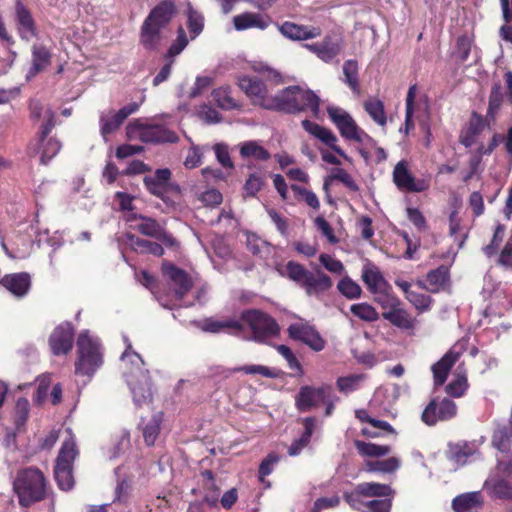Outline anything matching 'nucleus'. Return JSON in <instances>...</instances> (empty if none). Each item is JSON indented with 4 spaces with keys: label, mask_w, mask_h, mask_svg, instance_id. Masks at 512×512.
I'll use <instances>...</instances> for the list:
<instances>
[{
    "label": "nucleus",
    "mask_w": 512,
    "mask_h": 512,
    "mask_svg": "<svg viewBox=\"0 0 512 512\" xmlns=\"http://www.w3.org/2000/svg\"><path fill=\"white\" fill-rule=\"evenodd\" d=\"M126 349L121 356L122 362L127 366L124 375L130 387L134 403L137 406L149 403L152 399L150 377L148 370L144 369L141 356L132 350V344L124 337Z\"/></svg>",
    "instance_id": "1"
},
{
    "label": "nucleus",
    "mask_w": 512,
    "mask_h": 512,
    "mask_svg": "<svg viewBox=\"0 0 512 512\" xmlns=\"http://www.w3.org/2000/svg\"><path fill=\"white\" fill-rule=\"evenodd\" d=\"M175 13V5L171 0L158 4L145 19L141 28L140 42L150 50L156 49L165 38L164 29Z\"/></svg>",
    "instance_id": "2"
},
{
    "label": "nucleus",
    "mask_w": 512,
    "mask_h": 512,
    "mask_svg": "<svg viewBox=\"0 0 512 512\" xmlns=\"http://www.w3.org/2000/svg\"><path fill=\"white\" fill-rule=\"evenodd\" d=\"M23 507L41 501L46 497V482L42 472L35 468H27L18 473L13 484Z\"/></svg>",
    "instance_id": "3"
},
{
    "label": "nucleus",
    "mask_w": 512,
    "mask_h": 512,
    "mask_svg": "<svg viewBox=\"0 0 512 512\" xmlns=\"http://www.w3.org/2000/svg\"><path fill=\"white\" fill-rule=\"evenodd\" d=\"M78 359L75 363L77 374L92 375L102 364L100 343L89 331H83L77 339Z\"/></svg>",
    "instance_id": "4"
},
{
    "label": "nucleus",
    "mask_w": 512,
    "mask_h": 512,
    "mask_svg": "<svg viewBox=\"0 0 512 512\" xmlns=\"http://www.w3.org/2000/svg\"><path fill=\"white\" fill-rule=\"evenodd\" d=\"M286 270L289 279L302 287L309 296H319L332 286L330 277L320 270L312 272L292 261L287 263Z\"/></svg>",
    "instance_id": "5"
},
{
    "label": "nucleus",
    "mask_w": 512,
    "mask_h": 512,
    "mask_svg": "<svg viewBox=\"0 0 512 512\" xmlns=\"http://www.w3.org/2000/svg\"><path fill=\"white\" fill-rule=\"evenodd\" d=\"M69 438L64 441L57 457L54 475L57 484L61 490L68 491L74 485L72 475V463L77 455L76 445L74 438L71 435V430L67 429Z\"/></svg>",
    "instance_id": "6"
},
{
    "label": "nucleus",
    "mask_w": 512,
    "mask_h": 512,
    "mask_svg": "<svg viewBox=\"0 0 512 512\" xmlns=\"http://www.w3.org/2000/svg\"><path fill=\"white\" fill-rule=\"evenodd\" d=\"M130 140H140L144 143H175L176 133L163 125H144L139 122L130 123L126 128Z\"/></svg>",
    "instance_id": "7"
},
{
    "label": "nucleus",
    "mask_w": 512,
    "mask_h": 512,
    "mask_svg": "<svg viewBox=\"0 0 512 512\" xmlns=\"http://www.w3.org/2000/svg\"><path fill=\"white\" fill-rule=\"evenodd\" d=\"M242 325H247L252 333V339L263 342L266 338L272 337L279 332V326L269 315L259 310H248L242 313Z\"/></svg>",
    "instance_id": "8"
},
{
    "label": "nucleus",
    "mask_w": 512,
    "mask_h": 512,
    "mask_svg": "<svg viewBox=\"0 0 512 512\" xmlns=\"http://www.w3.org/2000/svg\"><path fill=\"white\" fill-rule=\"evenodd\" d=\"M327 113L343 138L361 143L368 137L356 124L352 116L342 108L329 106Z\"/></svg>",
    "instance_id": "9"
},
{
    "label": "nucleus",
    "mask_w": 512,
    "mask_h": 512,
    "mask_svg": "<svg viewBox=\"0 0 512 512\" xmlns=\"http://www.w3.org/2000/svg\"><path fill=\"white\" fill-rule=\"evenodd\" d=\"M143 101L144 97L140 103H129L116 112L112 110L103 112L100 116V131L104 139L106 140L109 134L115 132L128 116L135 113Z\"/></svg>",
    "instance_id": "10"
},
{
    "label": "nucleus",
    "mask_w": 512,
    "mask_h": 512,
    "mask_svg": "<svg viewBox=\"0 0 512 512\" xmlns=\"http://www.w3.org/2000/svg\"><path fill=\"white\" fill-rule=\"evenodd\" d=\"M238 85L254 104L268 109L271 96L265 84L257 77L247 75L240 76Z\"/></svg>",
    "instance_id": "11"
},
{
    "label": "nucleus",
    "mask_w": 512,
    "mask_h": 512,
    "mask_svg": "<svg viewBox=\"0 0 512 512\" xmlns=\"http://www.w3.org/2000/svg\"><path fill=\"white\" fill-rule=\"evenodd\" d=\"M288 333L292 339L303 342L314 351H321L325 347V341L320 334L307 322L292 323L288 328Z\"/></svg>",
    "instance_id": "12"
},
{
    "label": "nucleus",
    "mask_w": 512,
    "mask_h": 512,
    "mask_svg": "<svg viewBox=\"0 0 512 512\" xmlns=\"http://www.w3.org/2000/svg\"><path fill=\"white\" fill-rule=\"evenodd\" d=\"M330 392L331 388L328 386H322L319 388H313L310 386L301 387L296 397V406L302 412L310 411L321 403L328 402Z\"/></svg>",
    "instance_id": "13"
},
{
    "label": "nucleus",
    "mask_w": 512,
    "mask_h": 512,
    "mask_svg": "<svg viewBox=\"0 0 512 512\" xmlns=\"http://www.w3.org/2000/svg\"><path fill=\"white\" fill-rule=\"evenodd\" d=\"M393 181L403 191L423 192L428 188L425 180H418L411 174L406 161H399L393 170Z\"/></svg>",
    "instance_id": "14"
},
{
    "label": "nucleus",
    "mask_w": 512,
    "mask_h": 512,
    "mask_svg": "<svg viewBox=\"0 0 512 512\" xmlns=\"http://www.w3.org/2000/svg\"><path fill=\"white\" fill-rule=\"evenodd\" d=\"M163 274L169 282L177 299H181L192 287V281L187 273L170 263H163Z\"/></svg>",
    "instance_id": "15"
},
{
    "label": "nucleus",
    "mask_w": 512,
    "mask_h": 512,
    "mask_svg": "<svg viewBox=\"0 0 512 512\" xmlns=\"http://www.w3.org/2000/svg\"><path fill=\"white\" fill-rule=\"evenodd\" d=\"M457 413L456 404L447 398L438 404L432 401L423 411L422 420L428 425H434L438 420H449Z\"/></svg>",
    "instance_id": "16"
},
{
    "label": "nucleus",
    "mask_w": 512,
    "mask_h": 512,
    "mask_svg": "<svg viewBox=\"0 0 512 512\" xmlns=\"http://www.w3.org/2000/svg\"><path fill=\"white\" fill-rule=\"evenodd\" d=\"M73 328L70 323H62L57 326L49 338V345L53 354H67L73 344Z\"/></svg>",
    "instance_id": "17"
},
{
    "label": "nucleus",
    "mask_w": 512,
    "mask_h": 512,
    "mask_svg": "<svg viewBox=\"0 0 512 512\" xmlns=\"http://www.w3.org/2000/svg\"><path fill=\"white\" fill-rule=\"evenodd\" d=\"M305 47L322 61H332L342 50L343 44L340 37L326 36L322 42L306 44Z\"/></svg>",
    "instance_id": "18"
},
{
    "label": "nucleus",
    "mask_w": 512,
    "mask_h": 512,
    "mask_svg": "<svg viewBox=\"0 0 512 512\" xmlns=\"http://www.w3.org/2000/svg\"><path fill=\"white\" fill-rule=\"evenodd\" d=\"M302 127L306 132L319 139L325 145L329 146L339 156L343 157L344 159H348L346 153L337 145L338 139L330 129L320 126L319 124L307 119L302 121Z\"/></svg>",
    "instance_id": "19"
},
{
    "label": "nucleus",
    "mask_w": 512,
    "mask_h": 512,
    "mask_svg": "<svg viewBox=\"0 0 512 512\" xmlns=\"http://www.w3.org/2000/svg\"><path fill=\"white\" fill-rule=\"evenodd\" d=\"M278 29L285 38L293 41L317 38L322 33L319 27L299 25L289 21L279 25Z\"/></svg>",
    "instance_id": "20"
},
{
    "label": "nucleus",
    "mask_w": 512,
    "mask_h": 512,
    "mask_svg": "<svg viewBox=\"0 0 512 512\" xmlns=\"http://www.w3.org/2000/svg\"><path fill=\"white\" fill-rule=\"evenodd\" d=\"M200 328L204 332L209 333H229L237 336H242L243 325L241 322L234 319H213L208 318L200 323Z\"/></svg>",
    "instance_id": "21"
},
{
    "label": "nucleus",
    "mask_w": 512,
    "mask_h": 512,
    "mask_svg": "<svg viewBox=\"0 0 512 512\" xmlns=\"http://www.w3.org/2000/svg\"><path fill=\"white\" fill-rule=\"evenodd\" d=\"M296 86H289L279 91L275 96H271L268 109L284 111L287 113H297V95Z\"/></svg>",
    "instance_id": "22"
},
{
    "label": "nucleus",
    "mask_w": 512,
    "mask_h": 512,
    "mask_svg": "<svg viewBox=\"0 0 512 512\" xmlns=\"http://www.w3.org/2000/svg\"><path fill=\"white\" fill-rule=\"evenodd\" d=\"M460 355L461 351L456 350V347H453L432 366L431 369L436 386H441L445 383L451 367L456 363Z\"/></svg>",
    "instance_id": "23"
},
{
    "label": "nucleus",
    "mask_w": 512,
    "mask_h": 512,
    "mask_svg": "<svg viewBox=\"0 0 512 512\" xmlns=\"http://www.w3.org/2000/svg\"><path fill=\"white\" fill-rule=\"evenodd\" d=\"M15 15L20 37L29 41L36 35L35 23L30 11L19 0L16 2Z\"/></svg>",
    "instance_id": "24"
},
{
    "label": "nucleus",
    "mask_w": 512,
    "mask_h": 512,
    "mask_svg": "<svg viewBox=\"0 0 512 512\" xmlns=\"http://www.w3.org/2000/svg\"><path fill=\"white\" fill-rule=\"evenodd\" d=\"M127 221L131 223L133 229L145 236L156 238L162 235V226L152 218L133 213L127 218Z\"/></svg>",
    "instance_id": "25"
},
{
    "label": "nucleus",
    "mask_w": 512,
    "mask_h": 512,
    "mask_svg": "<svg viewBox=\"0 0 512 512\" xmlns=\"http://www.w3.org/2000/svg\"><path fill=\"white\" fill-rule=\"evenodd\" d=\"M1 284L14 296L24 297L30 288V276L27 273H15L2 278Z\"/></svg>",
    "instance_id": "26"
},
{
    "label": "nucleus",
    "mask_w": 512,
    "mask_h": 512,
    "mask_svg": "<svg viewBox=\"0 0 512 512\" xmlns=\"http://www.w3.org/2000/svg\"><path fill=\"white\" fill-rule=\"evenodd\" d=\"M30 115L34 120L43 118L45 123L41 126V142L44 141L46 136L50 133L54 127V113L50 108H44V106L38 100H31L29 104Z\"/></svg>",
    "instance_id": "27"
},
{
    "label": "nucleus",
    "mask_w": 512,
    "mask_h": 512,
    "mask_svg": "<svg viewBox=\"0 0 512 512\" xmlns=\"http://www.w3.org/2000/svg\"><path fill=\"white\" fill-rule=\"evenodd\" d=\"M51 63V53L48 48L43 45L32 46V65L26 74L29 81L38 73L44 71Z\"/></svg>",
    "instance_id": "28"
},
{
    "label": "nucleus",
    "mask_w": 512,
    "mask_h": 512,
    "mask_svg": "<svg viewBox=\"0 0 512 512\" xmlns=\"http://www.w3.org/2000/svg\"><path fill=\"white\" fill-rule=\"evenodd\" d=\"M170 178L171 171L168 168L157 169L154 175L144 178V185L151 194L162 197L167 190Z\"/></svg>",
    "instance_id": "29"
},
{
    "label": "nucleus",
    "mask_w": 512,
    "mask_h": 512,
    "mask_svg": "<svg viewBox=\"0 0 512 512\" xmlns=\"http://www.w3.org/2000/svg\"><path fill=\"white\" fill-rule=\"evenodd\" d=\"M481 492H468L455 497L452 501V508L455 512H475L483 505Z\"/></svg>",
    "instance_id": "30"
},
{
    "label": "nucleus",
    "mask_w": 512,
    "mask_h": 512,
    "mask_svg": "<svg viewBox=\"0 0 512 512\" xmlns=\"http://www.w3.org/2000/svg\"><path fill=\"white\" fill-rule=\"evenodd\" d=\"M295 95L299 96L296 100V104L298 106L297 113L310 110L314 117L317 118L319 116L320 99L313 91L296 86Z\"/></svg>",
    "instance_id": "31"
},
{
    "label": "nucleus",
    "mask_w": 512,
    "mask_h": 512,
    "mask_svg": "<svg viewBox=\"0 0 512 512\" xmlns=\"http://www.w3.org/2000/svg\"><path fill=\"white\" fill-rule=\"evenodd\" d=\"M233 23L236 30L239 31L250 28L265 30L269 26L270 20L258 13L247 12L234 16Z\"/></svg>",
    "instance_id": "32"
},
{
    "label": "nucleus",
    "mask_w": 512,
    "mask_h": 512,
    "mask_svg": "<svg viewBox=\"0 0 512 512\" xmlns=\"http://www.w3.org/2000/svg\"><path fill=\"white\" fill-rule=\"evenodd\" d=\"M362 279L371 293L390 290V285L384 279L380 271L374 266H365L362 272Z\"/></svg>",
    "instance_id": "33"
},
{
    "label": "nucleus",
    "mask_w": 512,
    "mask_h": 512,
    "mask_svg": "<svg viewBox=\"0 0 512 512\" xmlns=\"http://www.w3.org/2000/svg\"><path fill=\"white\" fill-rule=\"evenodd\" d=\"M382 317L392 325L403 330L413 329L415 326V320L401 305H398L393 310L384 311Z\"/></svg>",
    "instance_id": "34"
},
{
    "label": "nucleus",
    "mask_w": 512,
    "mask_h": 512,
    "mask_svg": "<svg viewBox=\"0 0 512 512\" xmlns=\"http://www.w3.org/2000/svg\"><path fill=\"white\" fill-rule=\"evenodd\" d=\"M484 488L492 497L512 501V484L504 479L489 478Z\"/></svg>",
    "instance_id": "35"
},
{
    "label": "nucleus",
    "mask_w": 512,
    "mask_h": 512,
    "mask_svg": "<svg viewBox=\"0 0 512 512\" xmlns=\"http://www.w3.org/2000/svg\"><path fill=\"white\" fill-rule=\"evenodd\" d=\"M202 477L205 489L204 501L210 506H215L219 500L221 485L217 483L212 472L209 470L203 471Z\"/></svg>",
    "instance_id": "36"
},
{
    "label": "nucleus",
    "mask_w": 512,
    "mask_h": 512,
    "mask_svg": "<svg viewBox=\"0 0 512 512\" xmlns=\"http://www.w3.org/2000/svg\"><path fill=\"white\" fill-rule=\"evenodd\" d=\"M240 155L244 159H254L257 161H266L270 158V153L256 141H246L239 145Z\"/></svg>",
    "instance_id": "37"
},
{
    "label": "nucleus",
    "mask_w": 512,
    "mask_h": 512,
    "mask_svg": "<svg viewBox=\"0 0 512 512\" xmlns=\"http://www.w3.org/2000/svg\"><path fill=\"white\" fill-rule=\"evenodd\" d=\"M127 239L131 248L136 252L148 253L154 256H161L164 252L162 246L156 242L140 239L132 234H128Z\"/></svg>",
    "instance_id": "38"
},
{
    "label": "nucleus",
    "mask_w": 512,
    "mask_h": 512,
    "mask_svg": "<svg viewBox=\"0 0 512 512\" xmlns=\"http://www.w3.org/2000/svg\"><path fill=\"white\" fill-rule=\"evenodd\" d=\"M401 466V461L397 457H390L384 460H368L365 463V469L368 472L393 473Z\"/></svg>",
    "instance_id": "39"
},
{
    "label": "nucleus",
    "mask_w": 512,
    "mask_h": 512,
    "mask_svg": "<svg viewBox=\"0 0 512 512\" xmlns=\"http://www.w3.org/2000/svg\"><path fill=\"white\" fill-rule=\"evenodd\" d=\"M358 492L362 493L363 497H390L393 494V491L389 485L374 483V482H364L358 484Z\"/></svg>",
    "instance_id": "40"
},
{
    "label": "nucleus",
    "mask_w": 512,
    "mask_h": 512,
    "mask_svg": "<svg viewBox=\"0 0 512 512\" xmlns=\"http://www.w3.org/2000/svg\"><path fill=\"white\" fill-rule=\"evenodd\" d=\"M364 109L378 125L382 127L386 125L387 117L384 110V104L381 100L376 98L368 99L364 102Z\"/></svg>",
    "instance_id": "41"
},
{
    "label": "nucleus",
    "mask_w": 512,
    "mask_h": 512,
    "mask_svg": "<svg viewBox=\"0 0 512 512\" xmlns=\"http://www.w3.org/2000/svg\"><path fill=\"white\" fill-rule=\"evenodd\" d=\"M354 444L359 454L366 457H382L391 451L388 445H378L360 440L355 441Z\"/></svg>",
    "instance_id": "42"
},
{
    "label": "nucleus",
    "mask_w": 512,
    "mask_h": 512,
    "mask_svg": "<svg viewBox=\"0 0 512 512\" xmlns=\"http://www.w3.org/2000/svg\"><path fill=\"white\" fill-rule=\"evenodd\" d=\"M448 278V271L445 267L441 266L435 270L430 271L427 274V291L431 293L438 292L444 287Z\"/></svg>",
    "instance_id": "43"
},
{
    "label": "nucleus",
    "mask_w": 512,
    "mask_h": 512,
    "mask_svg": "<svg viewBox=\"0 0 512 512\" xmlns=\"http://www.w3.org/2000/svg\"><path fill=\"white\" fill-rule=\"evenodd\" d=\"M493 445L504 452L510 449L512 444V425L498 428L492 438Z\"/></svg>",
    "instance_id": "44"
},
{
    "label": "nucleus",
    "mask_w": 512,
    "mask_h": 512,
    "mask_svg": "<svg viewBox=\"0 0 512 512\" xmlns=\"http://www.w3.org/2000/svg\"><path fill=\"white\" fill-rule=\"evenodd\" d=\"M161 422H162L161 414H155L145 424V426L143 428V437H144L145 443L148 446H152L155 444L156 439L160 433Z\"/></svg>",
    "instance_id": "45"
},
{
    "label": "nucleus",
    "mask_w": 512,
    "mask_h": 512,
    "mask_svg": "<svg viewBox=\"0 0 512 512\" xmlns=\"http://www.w3.org/2000/svg\"><path fill=\"white\" fill-rule=\"evenodd\" d=\"M30 410L29 401L26 398H19L16 402L14 412V424L17 432H21L28 420Z\"/></svg>",
    "instance_id": "46"
},
{
    "label": "nucleus",
    "mask_w": 512,
    "mask_h": 512,
    "mask_svg": "<svg viewBox=\"0 0 512 512\" xmlns=\"http://www.w3.org/2000/svg\"><path fill=\"white\" fill-rule=\"evenodd\" d=\"M247 247L254 255L261 258L268 257L272 252L271 245L260 237L251 234L247 236Z\"/></svg>",
    "instance_id": "47"
},
{
    "label": "nucleus",
    "mask_w": 512,
    "mask_h": 512,
    "mask_svg": "<svg viewBox=\"0 0 512 512\" xmlns=\"http://www.w3.org/2000/svg\"><path fill=\"white\" fill-rule=\"evenodd\" d=\"M502 87L500 83H495L491 89L489 96V104L487 109V118L496 120L497 113L502 104Z\"/></svg>",
    "instance_id": "48"
},
{
    "label": "nucleus",
    "mask_w": 512,
    "mask_h": 512,
    "mask_svg": "<svg viewBox=\"0 0 512 512\" xmlns=\"http://www.w3.org/2000/svg\"><path fill=\"white\" fill-rule=\"evenodd\" d=\"M329 180H338L343 183L351 191H358L359 186L356 184L352 176L342 168H335L331 175L324 182V189L328 190Z\"/></svg>",
    "instance_id": "49"
},
{
    "label": "nucleus",
    "mask_w": 512,
    "mask_h": 512,
    "mask_svg": "<svg viewBox=\"0 0 512 512\" xmlns=\"http://www.w3.org/2000/svg\"><path fill=\"white\" fill-rule=\"evenodd\" d=\"M212 96L216 104L224 110H231L237 107L236 101L232 98L228 87L215 89L212 92Z\"/></svg>",
    "instance_id": "50"
},
{
    "label": "nucleus",
    "mask_w": 512,
    "mask_h": 512,
    "mask_svg": "<svg viewBox=\"0 0 512 512\" xmlns=\"http://www.w3.org/2000/svg\"><path fill=\"white\" fill-rule=\"evenodd\" d=\"M350 311L359 319L367 322H374L379 318L376 309L367 303L353 304L350 307Z\"/></svg>",
    "instance_id": "51"
},
{
    "label": "nucleus",
    "mask_w": 512,
    "mask_h": 512,
    "mask_svg": "<svg viewBox=\"0 0 512 512\" xmlns=\"http://www.w3.org/2000/svg\"><path fill=\"white\" fill-rule=\"evenodd\" d=\"M345 83L354 91L358 92V64L355 60H347L343 65Z\"/></svg>",
    "instance_id": "52"
},
{
    "label": "nucleus",
    "mask_w": 512,
    "mask_h": 512,
    "mask_svg": "<svg viewBox=\"0 0 512 512\" xmlns=\"http://www.w3.org/2000/svg\"><path fill=\"white\" fill-rule=\"evenodd\" d=\"M337 288L348 299H357L361 295V287L349 277L342 278Z\"/></svg>",
    "instance_id": "53"
},
{
    "label": "nucleus",
    "mask_w": 512,
    "mask_h": 512,
    "mask_svg": "<svg viewBox=\"0 0 512 512\" xmlns=\"http://www.w3.org/2000/svg\"><path fill=\"white\" fill-rule=\"evenodd\" d=\"M467 378L465 374L458 373L456 378L451 381L445 388L447 394L453 397H461L467 390Z\"/></svg>",
    "instance_id": "54"
},
{
    "label": "nucleus",
    "mask_w": 512,
    "mask_h": 512,
    "mask_svg": "<svg viewBox=\"0 0 512 512\" xmlns=\"http://www.w3.org/2000/svg\"><path fill=\"white\" fill-rule=\"evenodd\" d=\"M449 458L455 461L459 465L467 463L468 458L473 455L472 451L466 445H450L449 446Z\"/></svg>",
    "instance_id": "55"
},
{
    "label": "nucleus",
    "mask_w": 512,
    "mask_h": 512,
    "mask_svg": "<svg viewBox=\"0 0 512 512\" xmlns=\"http://www.w3.org/2000/svg\"><path fill=\"white\" fill-rule=\"evenodd\" d=\"M130 447V433L127 430L120 431L113 444L110 458H117L125 453Z\"/></svg>",
    "instance_id": "56"
},
{
    "label": "nucleus",
    "mask_w": 512,
    "mask_h": 512,
    "mask_svg": "<svg viewBox=\"0 0 512 512\" xmlns=\"http://www.w3.org/2000/svg\"><path fill=\"white\" fill-rule=\"evenodd\" d=\"M363 380V375L353 374L340 377L337 380V386L341 392L350 393L359 388Z\"/></svg>",
    "instance_id": "57"
},
{
    "label": "nucleus",
    "mask_w": 512,
    "mask_h": 512,
    "mask_svg": "<svg viewBox=\"0 0 512 512\" xmlns=\"http://www.w3.org/2000/svg\"><path fill=\"white\" fill-rule=\"evenodd\" d=\"M374 300L385 310H393L398 305H401L399 298L389 292V290L378 292L374 294Z\"/></svg>",
    "instance_id": "58"
},
{
    "label": "nucleus",
    "mask_w": 512,
    "mask_h": 512,
    "mask_svg": "<svg viewBox=\"0 0 512 512\" xmlns=\"http://www.w3.org/2000/svg\"><path fill=\"white\" fill-rule=\"evenodd\" d=\"M406 299L415 307L419 313L430 310L432 300L428 295L413 291L412 293H409Z\"/></svg>",
    "instance_id": "59"
},
{
    "label": "nucleus",
    "mask_w": 512,
    "mask_h": 512,
    "mask_svg": "<svg viewBox=\"0 0 512 512\" xmlns=\"http://www.w3.org/2000/svg\"><path fill=\"white\" fill-rule=\"evenodd\" d=\"M494 122L495 120H489L487 118V114L483 117L482 115L473 112L468 128L472 131V134L479 135L486 128H489Z\"/></svg>",
    "instance_id": "60"
},
{
    "label": "nucleus",
    "mask_w": 512,
    "mask_h": 512,
    "mask_svg": "<svg viewBox=\"0 0 512 512\" xmlns=\"http://www.w3.org/2000/svg\"><path fill=\"white\" fill-rule=\"evenodd\" d=\"M279 456L275 453H270L264 458L259 466V480L264 482L265 477L270 475L274 466L278 463Z\"/></svg>",
    "instance_id": "61"
},
{
    "label": "nucleus",
    "mask_w": 512,
    "mask_h": 512,
    "mask_svg": "<svg viewBox=\"0 0 512 512\" xmlns=\"http://www.w3.org/2000/svg\"><path fill=\"white\" fill-rule=\"evenodd\" d=\"M188 29L191 39L197 37L203 30V17L191 9L188 14Z\"/></svg>",
    "instance_id": "62"
},
{
    "label": "nucleus",
    "mask_w": 512,
    "mask_h": 512,
    "mask_svg": "<svg viewBox=\"0 0 512 512\" xmlns=\"http://www.w3.org/2000/svg\"><path fill=\"white\" fill-rule=\"evenodd\" d=\"M264 179L260 174H251L244 184V191L248 196H255L262 188Z\"/></svg>",
    "instance_id": "63"
},
{
    "label": "nucleus",
    "mask_w": 512,
    "mask_h": 512,
    "mask_svg": "<svg viewBox=\"0 0 512 512\" xmlns=\"http://www.w3.org/2000/svg\"><path fill=\"white\" fill-rule=\"evenodd\" d=\"M391 499L367 500L363 512H390Z\"/></svg>",
    "instance_id": "64"
}]
</instances>
